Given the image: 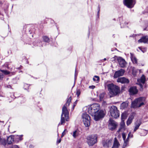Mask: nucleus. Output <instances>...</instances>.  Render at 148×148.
<instances>
[{
	"label": "nucleus",
	"instance_id": "obj_52",
	"mask_svg": "<svg viewBox=\"0 0 148 148\" xmlns=\"http://www.w3.org/2000/svg\"><path fill=\"white\" fill-rule=\"evenodd\" d=\"M89 87L90 88H91L92 89H93L95 88V86H89Z\"/></svg>",
	"mask_w": 148,
	"mask_h": 148
},
{
	"label": "nucleus",
	"instance_id": "obj_48",
	"mask_svg": "<svg viewBox=\"0 0 148 148\" xmlns=\"http://www.w3.org/2000/svg\"><path fill=\"white\" fill-rule=\"evenodd\" d=\"M5 87L8 88H12V86L10 85H5Z\"/></svg>",
	"mask_w": 148,
	"mask_h": 148
},
{
	"label": "nucleus",
	"instance_id": "obj_38",
	"mask_svg": "<svg viewBox=\"0 0 148 148\" xmlns=\"http://www.w3.org/2000/svg\"><path fill=\"white\" fill-rule=\"evenodd\" d=\"M120 126H125V123L123 120L121 121L120 124Z\"/></svg>",
	"mask_w": 148,
	"mask_h": 148
},
{
	"label": "nucleus",
	"instance_id": "obj_53",
	"mask_svg": "<svg viewBox=\"0 0 148 148\" xmlns=\"http://www.w3.org/2000/svg\"><path fill=\"white\" fill-rule=\"evenodd\" d=\"M43 39L44 41L45 42H46V36H44L43 37Z\"/></svg>",
	"mask_w": 148,
	"mask_h": 148
},
{
	"label": "nucleus",
	"instance_id": "obj_59",
	"mask_svg": "<svg viewBox=\"0 0 148 148\" xmlns=\"http://www.w3.org/2000/svg\"><path fill=\"white\" fill-rule=\"evenodd\" d=\"M124 23L125 24V25H126V24H125V22H124Z\"/></svg>",
	"mask_w": 148,
	"mask_h": 148
},
{
	"label": "nucleus",
	"instance_id": "obj_55",
	"mask_svg": "<svg viewBox=\"0 0 148 148\" xmlns=\"http://www.w3.org/2000/svg\"><path fill=\"white\" fill-rule=\"evenodd\" d=\"M47 42H49V39L47 37Z\"/></svg>",
	"mask_w": 148,
	"mask_h": 148
},
{
	"label": "nucleus",
	"instance_id": "obj_58",
	"mask_svg": "<svg viewBox=\"0 0 148 148\" xmlns=\"http://www.w3.org/2000/svg\"><path fill=\"white\" fill-rule=\"evenodd\" d=\"M106 60V58H104L103 60H102V62H103V61H105Z\"/></svg>",
	"mask_w": 148,
	"mask_h": 148
},
{
	"label": "nucleus",
	"instance_id": "obj_20",
	"mask_svg": "<svg viewBox=\"0 0 148 148\" xmlns=\"http://www.w3.org/2000/svg\"><path fill=\"white\" fill-rule=\"evenodd\" d=\"M131 58L133 64H137V60L136 58L132 53H131Z\"/></svg>",
	"mask_w": 148,
	"mask_h": 148
},
{
	"label": "nucleus",
	"instance_id": "obj_19",
	"mask_svg": "<svg viewBox=\"0 0 148 148\" xmlns=\"http://www.w3.org/2000/svg\"><path fill=\"white\" fill-rule=\"evenodd\" d=\"M119 145L120 144L116 138H114V142L112 148H118Z\"/></svg>",
	"mask_w": 148,
	"mask_h": 148
},
{
	"label": "nucleus",
	"instance_id": "obj_16",
	"mask_svg": "<svg viewBox=\"0 0 148 148\" xmlns=\"http://www.w3.org/2000/svg\"><path fill=\"white\" fill-rule=\"evenodd\" d=\"M148 41V36H145L143 37L140 39L138 40L139 43L143 42L144 43H146Z\"/></svg>",
	"mask_w": 148,
	"mask_h": 148
},
{
	"label": "nucleus",
	"instance_id": "obj_11",
	"mask_svg": "<svg viewBox=\"0 0 148 148\" xmlns=\"http://www.w3.org/2000/svg\"><path fill=\"white\" fill-rule=\"evenodd\" d=\"M129 91L131 95H133L136 94L138 90L136 86H132L130 88Z\"/></svg>",
	"mask_w": 148,
	"mask_h": 148
},
{
	"label": "nucleus",
	"instance_id": "obj_4",
	"mask_svg": "<svg viewBox=\"0 0 148 148\" xmlns=\"http://www.w3.org/2000/svg\"><path fill=\"white\" fill-rule=\"evenodd\" d=\"M87 142L89 146H92L97 142V137L96 135L88 136L86 138Z\"/></svg>",
	"mask_w": 148,
	"mask_h": 148
},
{
	"label": "nucleus",
	"instance_id": "obj_10",
	"mask_svg": "<svg viewBox=\"0 0 148 148\" xmlns=\"http://www.w3.org/2000/svg\"><path fill=\"white\" fill-rule=\"evenodd\" d=\"M125 73V70L123 69H121L115 73L114 77V78H117L120 76L123 75Z\"/></svg>",
	"mask_w": 148,
	"mask_h": 148
},
{
	"label": "nucleus",
	"instance_id": "obj_18",
	"mask_svg": "<svg viewBox=\"0 0 148 148\" xmlns=\"http://www.w3.org/2000/svg\"><path fill=\"white\" fill-rule=\"evenodd\" d=\"M13 142L14 136H10L7 138V142L8 144H11Z\"/></svg>",
	"mask_w": 148,
	"mask_h": 148
},
{
	"label": "nucleus",
	"instance_id": "obj_45",
	"mask_svg": "<svg viewBox=\"0 0 148 148\" xmlns=\"http://www.w3.org/2000/svg\"><path fill=\"white\" fill-rule=\"evenodd\" d=\"M117 58H118V57L115 56L114 57H113L111 59V61H114L116 58L117 59Z\"/></svg>",
	"mask_w": 148,
	"mask_h": 148
},
{
	"label": "nucleus",
	"instance_id": "obj_35",
	"mask_svg": "<svg viewBox=\"0 0 148 148\" xmlns=\"http://www.w3.org/2000/svg\"><path fill=\"white\" fill-rule=\"evenodd\" d=\"M133 137L132 134H131V132H130L128 134L127 138H126L127 139L129 140V139L130 138H132Z\"/></svg>",
	"mask_w": 148,
	"mask_h": 148
},
{
	"label": "nucleus",
	"instance_id": "obj_47",
	"mask_svg": "<svg viewBox=\"0 0 148 148\" xmlns=\"http://www.w3.org/2000/svg\"><path fill=\"white\" fill-rule=\"evenodd\" d=\"M61 138L58 139L56 142L57 143V144H58L59 143H60L61 142Z\"/></svg>",
	"mask_w": 148,
	"mask_h": 148
},
{
	"label": "nucleus",
	"instance_id": "obj_42",
	"mask_svg": "<svg viewBox=\"0 0 148 148\" xmlns=\"http://www.w3.org/2000/svg\"><path fill=\"white\" fill-rule=\"evenodd\" d=\"M81 92L79 90H78L77 91L76 95L77 97H79L80 94Z\"/></svg>",
	"mask_w": 148,
	"mask_h": 148
},
{
	"label": "nucleus",
	"instance_id": "obj_24",
	"mask_svg": "<svg viewBox=\"0 0 148 148\" xmlns=\"http://www.w3.org/2000/svg\"><path fill=\"white\" fill-rule=\"evenodd\" d=\"M124 143L122 146L123 148H125L129 145V140L126 139V140H123Z\"/></svg>",
	"mask_w": 148,
	"mask_h": 148
},
{
	"label": "nucleus",
	"instance_id": "obj_30",
	"mask_svg": "<svg viewBox=\"0 0 148 148\" xmlns=\"http://www.w3.org/2000/svg\"><path fill=\"white\" fill-rule=\"evenodd\" d=\"M93 80L94 81L96 82L97 83H98L99 80V77L97 76H95L93 78Z\"/></svg>",
	"mask_w": 148,
	"mask_h": 148
},
{
	"label": "nucleus",
	"instance_id": "obj_5",
	"mask_svg": "<svg viewBox=\"0 0 148 148\" xmlns=\"http://www.w3.org/2000/svg\"><path fill=\"white\" fill-rule=\"evenodd\" d=\"M105 115L104 111L102 110H100L96 112L93 116L94 119L97 121L103 118Z\"/></svg>",
	"mask_w": 148,
	"mask_h": 148
},
{
	"label": "nucleus",
	"instance_id": "obj_21",
	"mask_svg": "<svg viewBox=\"0 0 148 148\" xmlns=\"http://www.w3.org/2000/svg\"><path fill=\"white\" fill-rule=\"evenodd\" d=\"M82 118H83V120H90V117L89 116L86 114V113H84L83 114L82 116Z\"/></svg>",
	"mask_w": 148,
	"mask_h": 148
},
{
	"label": "nucleus",
	"instance_id": "obj_12",
	"mask_svg": "<svg viewBox=\"0 0 148 148\" xmlns=\"http://www.w3.org/2000/svg\"><path fill=\"white\" fill-rule=\"evenodd\" d=\"M117 82L122 84H127L129 82V79L124 77L119 78L117 79Z\"/></svg>",
	"mask_w": 148,
	"mask_h": 148
},
{
	"label": "nucleus",
	"instance_id": "obj_31",
	"mask_svg": "<svg viewBox=\"0 0 148 148\" xmlns=\"http://www.w3.org/2000/svg\"><path fill=\"white\" fill-rule=\"evenodd\" d=\"M0 71L5 75H7L10 73L9 71L6 70L0 69Z\"/></svg>",
	"mask_w": 148,
	"mask_h": 148
},
{
	"label": "nucleus",
	"instance_id": "obj_57",
	"mask_svg": "<svg viewBox=\"0 0 148 148\" xmlns=\"http://www.w3.org/2000/svg\"><path fill=\"white\" fill-rule=\"evenodd\" d=\"M25 86H28V87H29V85L28 84H25Z\"/></svg>",
	"mask_w": 148,
	"mask_h": 148
},
{
	"label": "nucleus",
	"instance_id": "obj_29",
	"mask_svg": "<svg viewBox=\"0 0 148 148\" xmlns=\"http://www.w3.org/2000/svg\"><path fill=\"white\" fill-rule=\"evenodd\" d=\"M125 126H120V127L119 130L117 131V132H123L125 130Z\"/></svg>",
	"mask_w": 148,
	"mask_h": 148
},
{
	"label": "nucleus",
	"instance_id": "obj_37",
	"mask_svg": "<svg viewBox=\"0 0 148 148\" xmlns=\"http://www.w3.org/2000/svg\"><path fill=\"white\" fill-rule=\"evenodd\" d=\"M138 48L143 53L145 52L146 51V49L145 48H143L140 47H139Z\"/></svg>",
	"mask_w": 148,
	"mask_h": 148
},
{
	"label": "nucleus",
	"instance_id": "obj_14",
	"mask_svg": "<svg viewBox=\"0 0 148 148\" xmlns=\"http://www.w3.org/2000/svg\"><path fill=\"white\" fill-rule=\"evenodd\" d=\"M134 118V115L133 114L130 116L126 122V124L127 125H129L131 123Z\"/></svg>",
	"mask_w": 148,
	"mask_h": 148
},
{
	"label": "nucleus",
	"instance_id": "obj_22",
	"mask_svg": "<svg viewBox=\"0 0 148 148\" xmlns=\"http://www.w3.org/2000/svg\"><path fill=\"white\" fill-rule=\"evenodd\" d=\"M128 106V103L127 102H123L121 105L120 108L121 109H125Z\"/></svg>",
	"mask_w": 148,
	"mask_h": 148
},
{
	"label": "nucleus",
	"instance_id": "obj_54",
	"mask_svg": "<svg viewBox=\"0 0 148 148\" xmlns=\"http://www.w3.org/2000/svg\"><path fill=\"white\" fill-rule=\"evenodd\" d=\"M77 101H76L75 102H74V103H73V108H74L75 106H76V104H77Z\"/></svg>",
	"mask_w": 148,
	"mask_h": 148
},
{
	"label": "nucleus",
	"instance_id": "obj_39",
	"mask_svg": "<svg viewBox=\"0 0 148 148\" xmlns=\"http://www.w3.org/2000/svg\"><path fill=\"white\" fill-rule=\"evenodd\" d=\"M17 138L19 140H23V138H22V137L23 136V135H21L17 136Z\"/></svg>",
	"mask_w": 148,
	"mask_h": 148
},
{
	"label": "nucleus",
	"instance_id": "obj_46",
	"mask_svg": "<svg viewBox=\"0 0 148 148\" xmlns=\"http://www.w3.org/2000/svg\"><path fill=\"white\" fill-rule=\"evenodd\" d=\"M10 148H19L17 145H13L10 147Z\"/></svg>",
	"mask_w": 148,
	"mask_h": 148
},
{
	"label": "nucleus",
	"instance_id": "obj_13",
	"mask_svg": "<svg viewBox=\"0 0 148 148\" xmlns=\"http://www.w3.org/2000/svg\"><path fill=\"white\" fill-rule=\"evenodd\" d=\"M112 140H111L103 141V145L105 147H109L112 145Z\"/></svg>",
	"mask_w": 148,
	"mask_h": 148
},
{
	"label": "nucleus",
	"instance_id": "obj_3",
	"mask_svg": "<svg viewBox=\"0 0 148 148\" xmlns=\"http://www.w3.org/2000/svg\"><path fill=\"white\" fill-rule=\"evenodd\" d=\"M146 98L144 97H140L136 99L132 103V106L134 108L140 107L144 104Z\"/></svg>",
	"mask_w": 148,
	"mask_h": 148
},
{
	"label": "nucleus",
	"instance_id": "obj_34",
	"mask_svg": "<svg viewBox=\"0 0 148 148\" xmlns=\"http://www.w3.org/2000/svg\"><path fill=\"white\" fill-rule=\"evenodd\" d=\"M105 94L104 93H101L99 95V99L101 101H102L103 100V98Z\"/></svg>",
	"mask_w": 148,
	"mask_h": 148
},
{
	"label": "nucleus",
	"instance_id": "obj_56",
	"mask_svg": "<svg viewBox=\"0 0 148 148\" xmlns=\"http://www.w3.org/2000/svg\"><path fill=\"white\" fill-rule=\"evenodd\" d=\"M144 30H148V28H147V27H146L144 29Z\"/></svg>",
	"mask_w": 148,
	"mask_h": 148
},
{
	"label": "nucleus",
	"instance_id": "obj_25",
	"mask_svg": "<svg viewBox=\"0 0 148 148\" xmlns=\"http://www.w3.org/2000/svg\"><path fill=\"white\" fill-rule=\"evenodd\" d=\"M90 120H83V122L86 127H88L90 125Z\"/></svg>",
	"mask_w": 148,
	"mask_h": 148
},
{
	"label": "nucleus",
	"instance_id": "obj_49",
	"mask_svg": "<svg viewBox=\"0 0 148 148\" xmlns=\"http://www.w3.org/2000/svg\"><path fill=\"white\" fill-rule=\"evenodd\" d=\"M77 75V73H76V70L75 71V79H76V77Z\"/></svg>",
	"mask_w": 148,
	"mask_h": 148
},
{
	"label": "nucleus",
	"instance_id": "obj_50",
	"mask_svg": "<svg viewBox=\"0 0 148 148\" xmlns=\"http://www.w3.org/2000/svg\"><path fill=\"white\" fill-rule=\"evenodd\" d=\"M8 65H9V64H8V63H5V64H4V66H6V67H7V68L8 69H9V67H8Z\"/></svg>",
	"mask_w": 148,
	"mask_h": 148
},
{
	"label": "nucleus",
	"instance_id": "obj_26",
	"mask_svg": "<svg viewBox=\"0 0 148 148\" xmlns=\"http://www.w3.org/2000/svg\"><path fill=\"white\" fill-rule=\"evenodd\" d=\"M79 134V131L78 130H76L73 132L72 135L74 138H75L78 136Z\"/></svg>",
	"mask_w": 148,
	"mask_h": 148
},
{
	"label": "nucleus",
	"instance_id": "obj_1",
	"mask_svg": "<svg viewBox=\"0 0 148 148\" xmlns=\"http://www.w3.org/2000/svg\"><path fill=\"white\" fill-rule=\"evenodd\" d=\"M71 97H69L67 99L66 104L62 108V113L61 116L60 123L61 125L65 123V120L68 121L69 120V112L67 107L69 106L71 101Z\"/></svg>",
	"mask_w": 148,
	"mask_h": 148
},
{
	"label": "nucleus",
	"instance_id": "obj_41",
	"mask_svg": "<svg viewBox=\"0 0 148 148\" xmlns=\"http://www.w3.org/2000/svg\"><path fill=\"white\" fill-rule=\"evenodd\" d=\"M122 20V18H119V20L120 21H121V20ZM120 25H121V28L122 27H124V25H123V22H122V23H121V21H120Z\"/></svg>",
	"mask_w": 148,
	"mask_h": 148
},
{
	"label": "nucleus",
	"instance_id": "obj_8",
	"mask_svg": "<svg viewBox=\"0 0 148 148\" xmlns=\"http://www.w3.org/2000/svg\"><path fill=\"white\" fill-rule=\"evenodd\" d=\"M125 5L129 8H133L135 3V0H124Z\"/></svg>",
	"mask_w": 148,
	"mask_h": 148
},
{
	"label": "nucleus",
	"instance_id": "obj_27",
	"mask_svg": "<svg viewBox=\"0 0 148 148\" xmlns=\"http://www.w3.org/2000/svg\"><path fill=\"white\" fill-rule=\"evenodd\" d=\"M148 133V131L145 130H143L140 133L141 135L143 136H145Z\"/></svg>",
	"mask_w": 148,
	"mask_h": 148
},
{
	"label": "nucleus",
	"instance_id": "obj_17",
	"mask_svg": "<svg viewBox=\"0 0 148 148\" xmlns=\"http://www.w3.org/2000/svg\"><path fill=\"white\" fill-rule=\"evenodd\" d=\"M92 107L91 105L89 107L88 109V112L89 114L92 116H93V115L96 112V111H95L94 109H92Z\"/></svg>",
	"mask_w": 148,
	"mask_h": 148
},
{
	"label": "nucleus",
	"instance_id": "obj_15",
	"mask_svg": "<svg viewBox=\"0 0 148 148\" xmlns=\"http://www.w3.org/2000/svg\"><path fill=\"white\" fill-rule=\"evenodd\" d=\"M92 108L94 109L95 111H96V112L99 110L100 108V106L99 104L98 103H94L92 105Z\"/></svg>",
	"mask_w": 148,
	"mask_h": 148
},
{
	"label": "nucleus",
	"instance_id": "obj_43",
	"mask_svg": "<svg viewBox=\"0 0 148 148\" xmlns=\"http://www.w3.org/2000/svg\"><path fill=\"white\" fill-rule=\"evenodd\" d=\"M139 85L140 87V90L141 91H142L143 90V85L140 83L139 84Z\"/></svg>",
	"mask_w": 148,
	"mask_h": 148
},
{
	"label": "nucleus",
	"instance_id": "obj_7",
	"mask_svg": "<svg viewBox=\"0 0 148 148\" xmlns=\"http://www.w3.org/2000/svg\"><path fill=\"white\" fill-rule=\"evenodd\" d=\"M117 125L116 122L112 119H110L108 121V126L110 130L112 131L113 130L116 128Z\"/></svg>",
	"mask_w": 148,
	"mask_h": 148
},
{
	"label": "nucleus",
	"instance_id": "obj_40",
	"mask_svg": "<svg viewBox=\"0 0 148 148\" xmlns=\"http://www.w3.org/2000/svg\"><path fill=\"white\" fill-rule=\"evenodd\" d=\"M67 132V131L66 129L64 130V131L62 133L61 135L62 137L66 134V132Z\"/></svg>",
	"mask_w": 148,
	"mask_h": 148
},
{
	"label": "nucleus",
	"instance_id": "obj_23",
	"mask_svg": "<svg viewBox=\"0 0 148 148\" xmlns=\"http://www.w3.org/2000/svg\"><path fill=\"white\" fill-rule=\"evenodd\" d=\"M145 76L143 75H142L140 79H138V82H141L143 84H144L145 83Z\"/></svg>",
	"mask_w": 148,
	"mask_h": 148
},
{
	"label": "nucleus",
	"instance_id": "obj_2",
	"mask_svg": "<svg viewBox=\"0 0 148 148\" xmlns=\"http://www.w3.org/2000/svg\"><path fill=\"white\" fill-rule=\"evenodd\" d=\"M107 86L110 95V97L116 96L119 93V88L113 84H107Z\"/></svg>",
	"mask_w": 148,
	"mask_h": 148
},
{
	"label": "nucleus",
	"instance_id": "obj_51",
	"mask_svg": "<svg viewBox=\"0 0 148 148\" xmlns=\"http://www.w3.org/2000/svg\"><path fill=\"white\" fill-rule=\"evenodd\" d=\"M3 77V75L0 73V80L2 79Z\"/></svg>",
	"mask_w": 148,
	"mask_h": 148
},
{
	"label": "nucleus",
	"instance_id": "obj_9",
	"mask_svg": "<svg viewBox=\"0 0 148 148\" xmlns=\"http://www.w3.org/2000/svg\"><path fill=\"white\" fill-rule=\"evenodd\" d=\"M117 60L119 66L121 68L125 67L126 65V63L125 60L121 57L117 58Z\"/></svg>",
	"mask_w": 148,
	"mask_h": 148
},
{
	"label": "nucleus",
	"instance_id": "obj_32",
	"mask_svg": "<svg viewBox=\"0 0 148 148\" xmlns=\"http://www.w3.org/2000/svg\"><path fill=\"white\" fill-rule=\"evenodd\" d=\"M0 142L3 145H6V141L5 139L1 138L0 139Z\"/></svg>",
	"mask_w": 148,
	"mask_h": 148
},
{
	"label": "nucleus",
	"instance_id": "obj_28",
	"mask_svg": "<svg viewBox=\"0 0 148 148\" xmlns=\"http://www.w3.org/2000/svg\"><path fill=\"white\" fill-rule=\"evenodd\" d=\"M142 123L141 120L140 119H138L135 123V125L138 126L139 127L140 126Z\"/></svg>",
	"mask_w": 148,
	"mask_h": 148
},
{
	"label": "nucleus",
	"instance_id": "obj_6",
	"mask_svg": "<svg viewBox=\"0 0 148 148\" xmlns=\"http://www.w3.org/2000/svg\"><path fill=\"white\" fill-rule=\"evenodd\" d=\"M110 112L111 116L113 118H116L119 116V111L117 108L115 106H112L111 107Z\"/></svg>",
	"mask_w": 148,
	"mask_h": 148
},
{
	"label": "nucleus",
	"instance_id": "obj_33",
	"mask_svg": "<svg viewBox=\"0 0 148 148\" xmlns=\"http://www.w3.org/2000/svg\"><path fill=\"white\" fill-rule=\"evenodd\" d=\"M126 114L124 113H122L121 115V121L123 120L124 121V120L126 119Z\"/></svg>",
	"mask_w": 148,
	"mask_h": 148
},
{
	"label": "nucleus",
	"instance_id": "obj_36",
	"mask_svg": "<svg viewBox=\"0 0 148 148\" xmlns=\"http://www.w3.org/2000/svg\"><path fill=\"white\" fill-rule=\"evenodd\" d=\"M122 138L123 140H126V134L125 132H123L122 134Z\"/></svg>",
	"mask_w": 148,
	"mask_h": 148
},
{
	"label": "nucleus",
	"instance_id": "obj_44",
	"mask_svg": "<svg viewBox=\"0 0 148 148\" xmlns=\"http://www.w3.org/2000/svg\"><path fill=\"white\" fill-rule=\"evenodd\" d=\"M139 127L138 126L135 125V127L134 130V132H135L136 130L138 129Z\"/></svg>",
	"mask_w": 148,
	"mask_h": 148
}]
</instances>
